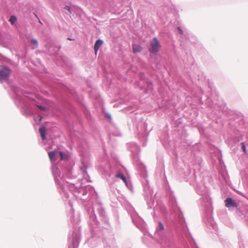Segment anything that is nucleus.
I'll list each match as a JSON object with an SVG mask.
<instances>
[{
    "instance_id": "obj_12",
    "label": "nucleus",
    "mask_w": 248,
    "mask_h": 248,
    "mask_svg": "<svg viewBox=\"0 0 248 248\" xmlns=\"http://www.w3.org/2000/svg\"><path fill=\"white\" fill-rule=\"evenodd\" d=\"M60 155H61V158L62 160H65L66 158V155L63 154L62 152H60Z\"/></svg>"
},
{
    "instance_id": "obj_18",
    "label": "nucleus",
    "mask_w": 248,
    "mask_h": 248,
    "mask_svg": "<svg viewBox=\"0 0 248 248\" xmlns=\"http://www.w3.org/2000/svg\"><path fill=\"white\" fill-rule=\"evenodd\" d=\"M39 23H40V24H42V22H41V21H39Z\"/></svg>"
},
{
    "instance_id": "obj_16",
    "label": "nucleus",
    "mask_w": 248,
    "mask_h": 248,
    "mask_svg": "<svg viewBox=\"0 0 248 248\" xmlns=\"http://www.w3.org/2000/svg\"><path fill=\"white\" fill-rule=\"evenodd\" d=\"M65 9L68 10L70 13H71L70 8L69 6H66L65 7Z\"/></svg>"
},
{
    "instance_id": "obj_2",
    "label": "nucleus",
    "mask_w": 248,
    "mask_h": 248,
    "mask_svg": "<svg viewBox=\"0 0 248 248\" xmlns=\"http://www.w3.org/2000/svg\"><path fill=\"white\" fill-rule=\"evenodd\" d=\"M11 74L10 69L6 67L0 68V81L3 82L7 80Z\"/></svg>"
},
{
    "instance_id": "obj_4",
    "label": "nucleus",
    "mask_w": 248,
    "mask_h": 248,
    "mask_svg": "<svg viewBox=\"0 0 248 248\" xmlns=\"http://www.w3.org/2000/svg\"><path fill=\"white\" fill-rule=\"evenodd\" d=\"M46 104L48 106L45 105H37V106L42 110L47 111L50 109V107L52 106V102L49 101H47L46 102Z\"/></svg>"
},
{
    "instance_id": "obj_17",
    "label": "nucleus",
    "mask_w": 248,
    "mask_h": 248,
    "mask_svg": "<svg viewBox=\"0 0 248 248\" xmlns=\"http://www.w3.org/2000/svg\"><path fill=\"white\" fill-rule=\"evenodd\" d=\"M38 118H39V120H41L42 119V117H41L40 116H38Z\"/></svg>"
},
{
    "instance_id": "obj_19",
    "label": "nucleus",
    "mask_w": 248,
    "mask_h": 248,
    "mask_svg": "<svg viewBox=\"0 0 248 248\" xmlns=\"http://www.w3.org/2000/svg\"><path fill=\"white\" fill-rule=\"evenodd\" d=\"M68 40H71V38H68Z\"/></svg>"
},
{
    "instance_id": "obj_5",
    "label": "nucleus",
    "mask_w": 248,
    "mask_h": 248,
    "mask_svg": "<svg viewBox=\"0 0 248 248\" xmlns=\"http://www.w3.org/2000/svg\"><path fill=\"white\" fill-rule=\"evenodd\" d=\"M103 42L101 40L98 39L96 40L95 45L94 46V50L95 53L96 54L99 47L103 44Z\"/></svg>"
},
{
    "instance_id": "obj_11",
    "label": "nucleus",
    "mask_w": 248,
    "mask_h": 248,
    "mask_svg": "<svg viewBox=\"0 0 248 248\" xmlns=\"http://www.w3.org/2000/svg\"><path fill=\"white\" fill-rule=\"evenodd\" d=\"M16 20V18L15 16H11L10 18L9 21L13 25Z\"/></svg>"
},
{
    "instance_id": "obj_15",
    "label": "nucleus",
    "mask_w": 248,
    "mask_h": 248,
    "mask_svg": "<svg viewBox=\"0 0 248 248\" xmlns=\"http://www.w3.org/2000/svg\"><path fill=\"white\" fill-rule=\"evenodd\" d=\"M178 30L179 31V32L181 34H184V32L182 30V29H181L180 27H178Z\"/></svg>"
},
{
    "instance_id": "obj_6",
    "label": "nucleus",
    "mask_w": 248,
    "mask_h": 248,
    "mask_svg": "<svg viewBox=\"0 0 248 248\" xmlns=\"http://www.w3.org/2000/svg\"><path fill=\"white\" fill-rule=\"evenodd\" d=\"M133 52L134 53H137L140 52L142 50V47L138 45L133 44L132 45Z\"/></svg>"
},
{
    "instance_id": "obj_10",
    "label": "nucleus",
    "mask_w": 248,
    "mask_h": 248,
    "mask_svg": "<svg viewBox=\"0 0 248 248\" xmlns=\"http://www.w3.org/2000/svg\"><path fill=\"white\" fill-rule=\"evenodd\" d=\"M55 155L54 152H50L48 153L49 157L51 161L54 160Z\"/></svg>"
},
{
    "instance_id": "obj_1",
    "label": "nucleus",
    "mask_w": 248,
    "mask_h": 248,
    "mask_svg": "<svg viewBox=\"0 0 248 248\" xmlns=\"http://www.w3.org/2000/svg\"><path fill=\"white\" fill-rule=\"evenodd\" d=\"M149 51L150 53L156 54L160 48V43L156 38H154L151 42Z\"/></svg>"
},
{
    "instance_id": "obj_14",
    "label": "nucleus",
    "mask_w": 248,
    "mask_h": 248,
    "mask_svg": "<svg viewBox=\"0 0 248 248\" xmlns=\"http://www.w3.org/2000/svg\"><path fill=\"white\" fill-rule=\"evenodd\" d=\"M159 226L161 230H163L164 229V225L161 222H159Z\"/></svg>"
},
{
    "instance_id": "obj_9",
    "label": "nucleus",
    "mask_w": 248,
    "mask_h": 248,
    "mask_svg": "<svg viewBox=\"0 0 248 248\" xmlns=\"http://www.w3.org/2000/svg\"><path fill=\"white\" fill-rule=\"evenodd\" d=\"M31 43L34 46L32 47V49H34L38 46V41L36 39H32L31 40Z\"/></svg>"
},
{
    "instance_id": "obj_3",
    "label": "nucleus",
    "mask_w": 248,
    "mask_h": 248,
    "mask_svg": "<svg viewBox=\"0 0 248 248\" xmlns=\"http://www.w3.org/2000/svg\"><path fill=\"white\" fill-rule=\"evenodd\" d=\"M225 205L227 207H236L237 204L233 201L232 198H228L225 201Z\"/></svg>"
},
{
    "instance_id": "obj_8",
    "label": "nucleus",
    "mask_w": 248,
    "mask_h": 248,
    "mask_svg": "<svg viewBox=\"0 0 248 248\" xmlns=\"http://www.w3.org/2000/svg\"><path fill=\"white\" fill-rule=\"evenodd\" d=\"M116 177H117V178H119L120 179H121L125 183V184L126 185H127V181H126V179L125 178V177L124 175V174L122 173H118V174H117L116 175Z\"/></svg>"
},
{
    "instance_id": "obj_7",
    "label": "nucleus",
    "mask_w": 248,
    "mask_h": 248,
    "mask_svg": "<svg viewBox=\"0 0 248 248\" xmlns=\"http://www.w3.org/2000/svg\"><path fill=\"white\" fill-rule=\"evenodd\" d=\"M39 133L40 134L41 138L43 140L46 139V129L44 127H42L39 129Z\"/></svg>"
},
{
    "instance_id": "obj_13",
    "label": "nucleus",
    "mask_w": 248,
    "mask_h": 248,
    "mask_svg": "<svg viewBox=\"0 0 248 248\" xmlns=\"http://www.w3.org/2000/svg\"><path fill=\"white\" fill-rule=\"evenodd\" d=\"M241 145H242V147L243 151H244V152L245 154H246V153H247L246 148V147H245V146L244 143L242 142V143H241Z\"/></svg>"
}]
</instances>
